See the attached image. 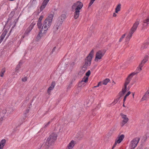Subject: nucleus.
<instances>
[{"label":"nucleus","mask_w":149,"mask_h":149,"mask_svg":"<svg viewBox=\"0 0 149 149\" xmlns=\"http://www.w3.org/2000/svg\"><path fill=\"white\" fill-rule=\"evenodd\" d=\"M1 74L0 73V77H1Z\"/></svg>","instance_id":"47"},{"label":"nucleus","mask_w":149,"mask_h":149,"mask_svg":"<svg viewBox=\"0 0 149 149\" xmlns=\"http://www.w3.org/2000/svg\"><path fill=\"white\" fill-rule=\"evenodd\" d=\"M140 139L139 138H135L131 141L129 149H134L138 144Z\"/></svg>","instance_id":"7"},{"label":"nucleus","mask_w":149,"mask_h":149,"mask_svg":"<svg viewBox=\"0 0 149 149\" xmlns=\"http://www.w3.org/2000/svg\"><path fill=\"white\" fill-rule=\"evenodd\" d=\"M29 109H28L26 110V113H28L29 112Z\"/></svg>","instance_id":"44"},{"label":"nucleus","mask_w":149,"mask_h":149,"mask_svg":"<svg viewBox=\"0 0 149 149\" xmlns=\"http://www.w3.org/2000/svg\"><path fill=\"white\" fill-rule=\"evenodd\" d=\"M24 62V61L23 60L20 61L19 63V65H22L23 64V63Z\"/></svg>","instance_id":"35"},{"label":"nucleus","mask_w":149,"mask_h":149,"mask_svg":"<svg viewBox=\"0 0 149 149\" xmlns=\"http://www.w3.org/2000/svg\"><path fill=\"white\" fill-rule=\"evenodd\" d=\"M86 83L83 82H82V81H81L80 82L79 84L81 86L84 87L86 86Z\"/></svg>","instance_id":"29"},{"label":"nucleus","mask_w":149,"mask_h":149,"mask_svg":"<svg viewBox=\"0 0 149 149\" xmlns=\"http://www.w3.org/2000/svg\"><path fill=\"white\" fill-rule=\"evenodd\" d=\"M149 97V91H147L141 99V101L147 100Z\"/></svg>","instance_id":"14"},{"label":"nucleus","mask_w":149,"mask_h":149,"mask_svg":"<svg viewBox=\"0 0 149 149\" xmlns=\"http://www.w3.org/2000/svg\"><path fill=\"white\" fill-rule=\"evenodd\" d=\"M95 0H91L90 2L89 3V5H88L89 6V7L90 6L93 4V3H94V1Z\"/></svg>","instance_id":"31"},{"label":"nucleus","mask_w":149,"mask_h":149,"mask_svg":"<svg viewBox=\"0 0 149 149\" xmlns=\"http://www.w3.org/2000/svg\"><path fill=\"white\" fill-rule=\"evenodd\" d=\"M88 77H84L82 79L81 81H82V82H84L86 83L88 81Z\"/></svg>","instance_id":"25"},{"label":"nucleus","mask_w":149,"mask_h":149,"mask_svg":"<svg viewBox=\"0 0 149 149\" xmlns=\"http://www.w3.org/2000/svg\"><path fill=\"white\" fill-rule=\"evenodd\" d=\"M95 52V49L94 48H93L90 52L85 60V64L86 65L91 64V61L93 57Z\"/></svg>","instance_id":"3"},{"label":"nucleus","mask_w":149,"mask_h":149,"mask_svg":"<svg viewBox=\"0 0 149 149\" xmlns=\"http://www.w3.org/2000/svg\"><path fill=\"white\" fill-rule=\"evenodd\" d=\"M19 67H17L16 68V71H17L19 69Z\"/></svg>","instance_id":"42"},{"label":"nucleus","mask_w":149,"mask_h":149,"mask_svg":"<svg viewBox=\"0 0 149 149\" xmlns=\"http://www.w3.org/2000/svg\"><path fill=\"white\" fill-rule=\"evenodd\" d=\"M49 123H50V122H48L47 123H46L45 125V127H47L49 125Z\"/></svg>","instance_id":"36"},{"label":"nucleus","mask_w":149,"mask_h":149,"mask_svg":"<svg viewBox=\"0 0 149 149\" xmlns=\"http://www.w3.org/2000/svg\"><path fill=\"white\" fill-rule=\"evenodd\" d=\"M125 35H126V34H124L120 38V39H119V41L120 42H121V41L122 40H123V39L124 38V37H125Z\"/></svg>","instance_id":"30"},{"label":"nucleus","mask_w":149,"mask_h":149,"mask_svg":"<svg viewBox=\"0 0 149 149\" xmlns=\"http://www.w3.org/2000/svg\"><path fill=\"white\" fill-rule=\"evenodd\" d=\"M53 17L52 14L49 15L44 21L43 26L42 25L41 28L39 29L40 31L36 38L38 40L45 37L48 30L51 25Z\"/></svg>","instance_id":"1"},{"label":"nucleus","mask_w":149,"mask_h":149,"mask_svg":"<svg viewBox=\"0 0 149 149\" xmlns=\"http://www.w3.org/2000/svg\"><path fill=\"white\" fill-rule=\"evenodd\" d=\"M132 94L133 97H134V93H132Z\"/></svg>","instance_id":"45"},{"label":"nucleus","mask_w":149,"mask_h":149,"mask_svg":"<svg viewBox=\"0 0 149 149\" xmlns=\"http://www.w3.org/2000/svg\"><path fill=\"white\" fill-rule=\"evenodd\" d=\"M143 23L146 24V26L148 25L149 23V16L143 20Z\"/></svg>","instance_id":"22"},{"label":"nucleus","mask_w":149,"mask_h":149,"mask_svg":"<svg viewBox=\"0 0 149 149\" xmlns=\"http://www.w3.org/2000/svg\"><path fill=\"white\" fill-rule=\"evenodd\" d=\"M121 8V4L120 3L118 4L116 6L115 9V12L116 13L120 11Z\"/></svg>","instance_id":"19"},{"label":"nucleus","mask_w":149,"mask_h":149,"mask_svg":"<svg viewBox=\"0 0 149 149\" xmlns=\"http://www.w3.org/2000/svg\"><path fill=\"white\" fill-rule=\"evenodd\" d=\"M44 17L43 15H41L39 17L37 23V26L38 29L41 28L42 26V24L41 23V21Z\"/></svg>","instance_id":"13"},{"label":"nucleus","mask_w":149,"mask_h":149,"mask_svg":"<svg viewBox=\"0 0 149 149\" xmlns=\"http://www.w3.org/2000/svg\"><path fill=\"white\" fill-rule=\"evenodd\" d=\"M125 137L124 134L118 135L115 140V143L112 147V149H113L116 146L117 144L120 143L123 140Z\"/></svg>","instance_id":"8"},{"label":"nucleus","mask_w":149,"mask_h":149,"mask_svg":"<svg viewBox=\"0 0 149 149\" xmlns=\"http://www.w3.org/2000/svg\"><path fill=\"white\" fill-rule=\"evenodd\" d=\"M142 66H139L136 69V72H134L130 74L126 78L123 87L122 89V92L120 93L121 94V96H123L126 92L127 90V86L129 84L133 76L141 70Z\"/></svg>","instance_id":"2"},{"label":"nucleus","mask_w":149,"mask_h":149,"mask_svg":"<svg viewBox=\"0 0 149 149\" xmlns=\"http://www.w3.org/2000/svg\"><path fill=\"white\" fill-rule=\"evenodd\" d=\"M55 85V82H52V83L51 86H50L48 88L47 90V92L49 94H50L51 91L54 88Z\"/></svg>","instance_id":"16"},{"label":"nucleus","mask_w":149,"mask_h":149,"mask_svg":"<svg viewBox=\"0 0 149 149\" xmlns=\"http://www.w3.org/2000/svg\"><path fill=\"white\" fill-rule=\"evenodd\" d=\"M124 103H125V102H124V101H123V106L124 107H125V106L124 104Z\"/></svg>","instance_id":"43"},{"label":"nucleus","mask_w":149,"mask_h":149,"mask_svg":"<svg viewBox=\"0 0 149 149\" xmlns=\"http://www.w3.org/2000/svg\"><path fill=\"white\" fill-rule=\"evenodd\" d=\"M132 58H134V57H133V56H132Z\"/></svg>","instance_id":"49"},{"label":"nucleus","mask_w":149,"mask_h":149,"mask_svg":"<svg viewBox=\"0 0 149 149\" xmlns=\"http://www.w3.org/2000/svg\"><path fill=\"white\" fill-rule=\"evenodd\" d=\"M134 32L131 30L130 32L129 33L128 36L127 37V39H130L132 37V35Z\"/></svg>","instance_id":"24"},{"label":"nucleus","mask_w":149,"mask_h":149,"mask_svg":"<svg viewBox=\"0 0 149 149\" xmlns=\"http://www.w3.org/2000/svg\"><path fill=\"white\" fill-rule=\"evenodd\" d=\"M131 93V92L130 91L128 92L127 93L126 95V96L127 97L129 96Z\"/></svg>","instance_id":"41"},{"label":"nucleus","mask_w":149,"mask_h":149,"mask_svg":"<svg viewBox=\"0 0 149 149\" xmlns=\"http://www.w3.org/2000/svg\"><path fill=\"white\" fill-rule=\"evenodd\" d=\"M27 80V78L26 77H23L22 79V81L23 82H25Z\"/></svg>","instance_id":"33"},{"label":"nucleus","mask_w":149,"mask_h":149,"mask_svg":"<svg viewBox=\"0 0 149 149\" xmlns=\"http://www.w3.org/2000/svg\"><path fill=\"white\" fill-rule=\"evenodd\" d=\"M105 52L102 50H99L95 54L94 61L96 62H99L101 61Z\"/></svg>","instance_id":"4"},{"label":"nucleus","mask_w":149,"mask_h":149,"mask_svg":"<svg viewBox=\"0 0 149 149\" xmlns=\"http://www.w3.org/2000/svg\"><path fill=\"white\" fill-rule=\"evenodd\" d=\"M76 144V141L74 140H72L68 145L66 149H72Z\"/></svg>","instance_id":"10"},{"label":"nucleus","mask_w":149,"mask_h":149,"mask_svg":"<svg viewBox=\"0 0 149 149\" xmlns=\"http://www.w3.org/2000/svg\"><path fill=\"white\" fill-rule=\"evenodd\" d=\"M118 100H119V99H116L114 100L113 101V103H114L115 104L116 103L118 102Z\"/></svg>","instance_id":"37"},{"label":"nucleus","mask_w":149,"mask_h":149,"mask_svg":"<svg viewBox=\"0 0 149 149\" xmlns=\"http://www.w3.org/2000/svg\"><path fill=\"white\" fill-rule=\"evenodd\" d=\"M60 64L64 65H72L74 64L71 63L70 60L68 59H63L61 61Z\"/></svg>","instance_id":"11"},{"label":"nucleus","mask_w":149,"mask_h":149,"mask_svg":"<svg viewBox=\"0 0 149 149\" xmlns=\"http://www.w3.org/2000/svg\"><path fill=\"white\" fill-rule=\"evenodd\" d=\"M80 11L74 10V17L75 19H77L79 17L80 14Z\"/></svg>","instance_id":"18"},{"label":"nucleus","mask_w":149,"mask_h":149,"mask_svg":"<svg viewBox=\"0 0 149 149\" xmlns=\"http://www.w3.org/2000/svg\"><path fill=\"white\" fill-rule=\"evenodd\" d=\"M127 97V96H126V95H125L124 97V98L123 99V101H124V102H125V100H126V97Z\"/></svg>","instance_id":"39"},{"label":"nucleus","mask_w":149,"mask_h":149,"mask_svg":"<svg viewBox=\"0 0 149 149\" xmlns=\"http://www.w3.org/2000/svg\"><path fill=\"white\" fill-rule=\"evenodd\" d=\"M61 23H57L54 26V29L56 31L59 28L60 26L61 25Z\"/></svg>","instance_id":"23"},{"label":"nucleus","mask_w":149,"mask_h":149,"mask_svg":"<svg viewBox=\"0 0 149 149\" xmlns=\"http://www.w3.org/2000/svg\"><path fill=\"white\" fill-rule=\"evenodd\" d=\"M12 109V111H13V109L12 108V109Z\"/></svg>","instance_id":"48"},{"label":"nucleus","mask_w":149,"mask_h":149,"mask_svg":"<svg viewBox=\"0 0 149 149\" xmlns=\"http://www.w3.org/2000/svg\"><path fill=\"white\" fill-rule=\"evenodd\" d=\"M49 1V0H44L42 5L40 7L41 11H42L45 8Z\"/></svg>","instance_id":"15"},{"label":"nucleus","mask_w":149,"mask_h":149,"mask_svg":"<svg viewBox=\"0 0 149 149\" xmlns=\"http://www.w3.org/2000/svg\"><path fill=\"white\" fill-rule=\"evenodd\" d=\"M57 137V135L56 133H52L47 139L46 143H48V145H51L52 143L56 139Z\"/></svg>","instance_id":"5"},{"label":"nucleus","mask_w":149,"mask_h":149,"mask_svg":"<svg viewBox=\"0 0 149 149\" xmlns=\"http://www.w3.org/2000/svg\"><path fill=\"white\" fill-rule=\"evenodd\" d=\"M83 6V4L81 2L78 1L73 4L72 8L73 10L80 11Z\"/></svg>","instance_id":"6"},{"label":"nucleus","mask_w":149,"mask_h":149,"mask_svg":"<svg viewBox=\"0 0 149 149\" xmlns=\"http://www.w3.org/2000/svg\"><path fill=\"white\" fill-rule=\"evenodd\" d=\"M127 97V96H126V95H125L124 97V98L123 99V101H124V102H125V100H126V97Z\"/></svg>","instance_id":"38"},{"label":"nucleus","mask_w":149,"mask_h":149,"mask_svg":"<svg viewBox=\"0 0 149 149\" xmlns=\"http://www.w3.org/2000/svg\"><path fill=\"white\" fill-rule=\"evenodd\" d=\"M102 85V82H99L98 83V85L96 86H95L94 87V88H96L97 87H98L99 86H101Z\"/></svg>","instance_id":"34"},{"label":"nucleus","mask_w":149,"mask_h":149,"mask_svg":"<svg viewBox=\"0 0 149 149\" xmlns=\"http://www.w3.org/2000/svg\"><path fill=\"white\" fill-rule=\"evenodd\" d=\"M139 22L140 20L139 19H137L134 24L131 30L134 32L136 30L137 26L139 23Z\"/></svg>","instance_id":"12"},{"label":"nucleus","mask_w":149,"mask_h":149,"mask_svg":"<svg viewBox=\"0 0 149 149\" xmlns=\"http://www.w3.org/2000/svg\"><path fill=\"white\" fill-rule=\"evenodd\" d=\"M6 71L5 69V68H3L0 72V74H1V77H3V76L4 73Z\"/></svg>","instance_id":"28"},{"label":"nucleus","mask_w":149,"mask_h":149,"mask_svg":"<svg viewBox=\"0 0 149 149\" xmlns=\"http://www.w3.org/2000/svg\"><path fill=\"white\" fill-rule=\"evenodd\" d=\"M91 74V71L90 70H88L86 73V76H88V77Z\"/></svg>","instance_id":"32"},{"label":"nucleus","mask_w":149,"mask_h":149,"mask_svg":"<svg viewBox=\"0 0 149 149\" xmlns=\"http://www.w3.org/2000/svg\"><path fill=\"white\" fill-rule=\"evenodd\" d=\"M109 81L110 79H106L102 82H102V84L106 85Z\"/></svg>","instance_id":"21"},{"label":"nucleus","mask_w":149,"mask_h":149,"mask_svg":"<svg viewBox=\"0 0 149 149\" xmlns=\"http://www.w3.org/2000/svg\"><path fill=\"white\" fill-rule=\"evenodd\" d=\"M148 59V56L147 55L145 56L143 60L142 61L141 63V65H143L147 64V61Z\"/></svg>","instance_id":"17"},{"label":"nucleus","mask_w":149,"mask_h":149,"mask_svg":"<svg viewBox=\"0 0 149 149\" xmlns=\"http://www.w3.org/2000/svg\"><path fill=\"white\" fill-rule=\"evenodd\" d=\"M86 69L87 68L86 66H83L80 70V72L84 73Z\"/></svg>","instance_id":"27"},{"label":"nucleus","mask_w":149,"mask_h":149,"mask_svg":"<svg viewBox=\"0 0 149 149\" xmlns=\"http://www.w3.org/2000/svg\"><path fill=\"white\" fill-rule=\"evenodd\" d=\"M116 13L115 12V13H113V17H116L117 15L116 14Z\"/></svg>","instance_id":"40"},{"label":"nucleus","mask_w":149,"mask_h":149,"mask_svg":"<svg viewBox=\"0 0 149 149\" xmlns=\"http://www.w3.org/2000/svg\"><path fill=\"white\" fill-rule=\"evenodd\" d=\"M120 115L122 119L120 125L122 127L128 122L129 119L127 115L123 113H120Z\"/></svg>","instance_id":"9"},{"label":"nucleus","mask_w":149,"mask_h":149,"mask_svg":"<svg viewBox=\"0 0 149 149\" xmlns=\"http://www.w3.org/2000/svg\"><path fill=\"white\" fill-rule=\"evenodd\" d=\"M6 140L4 139L2 140L0 142V149H2L6 143Z\"/></svg>","instance_id":"20"},{"label":"nucleus","mask_w":149,"mask_h":149,"mask_svg":"<svg viewBox=\"0 0 149 149\" xmlns=\"http://www.w3.org/2000/svg\"><path fill=\"white\" fill-rule=\"evenodd\" d=\"M5 36L6 34L3 33L0 36V43H1L2 41L4 38H5Z\"/></svg>","instance_id":"26"},{"label":"nucleus","mask_w":149,"mask_h":149,"mask_svg":"<svg viewBox=\"0 0 149 149\" xmlns=\"http://www.w3.org/2000/svg\"><path fill=\"white\" fill-rule=\"evenodd\" d=\"M29 27H31V29H32V27L30 26Z\"/></svg>","instance_id":"46"}]
</instances>
